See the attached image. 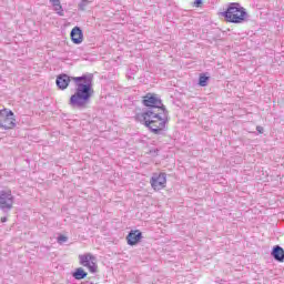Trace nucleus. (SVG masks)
<instances>
[{"mask_svg":"<svg viewBox=\"0 0 284 284\" xmlns=\"http://www.w3.org/2000/svg\"><path fill=\"white\" fill-rule=\"evenodd\" d=\"M89 3H90L89 0H81V2L79 3V10H82V11L85 10Z\"/></svg>","mask_w":284,"mask_h":284,"instance_id":"obj_15","label":"nucleus"},{"mask_svg":"<svg viewBox=\"0 0 284 284\" xmlns=\"http://www.w3.org/2000/svg\"><path fill=\"white\" fill-rule=\"evenodd\" d=\"M53 10H54V12H57V14H59V17H63V7L61 6V3L60 4H55L54 7H53Z\"/></svg>","mask_w":284,"mask_h":284,"instance_id":"obj_14","label":"nucleus"},{"mask_svg":"<svg viewBox=\"0 0 284 284\" xmlns=\"http://www.w3.org/2000/svg\"><path fill=\"white\" fill-rule=\"evenodd\" d=\"M68 242V237L64 236V235H60L58 236V243L63 244V243H67Z\"/></svg>","mask_w":284,"mask_h":284,"instance_id":"obj_16","label":"nucleus"},{"mask_svg":"<svg viewBox=\"0 0 284 284\" xmlns=\"http://www.w3.org/2000/svg\"><path fill=\"white\" fill-rule=\"evenodd\" d=\"M71 78L68 74H60L57 77V85L60 90H67L70 85Z\"/></svg>","mask_w":284,"mask_h":284,"instance_id":"obj_9","label":"nucleus"},{"mask_svg":"<svg viewBox=\"0 0 284 284\" xmlns=\"http://www.w3.org/2000/svg\"><path fill=\"white\" fill-rule=\"evenodd\" d=\"M142 237L143 233H141L140 231H131L126 236V241L129 245H136V243H139Z\"/></svg>","mask_w":284,"mask_h":284,"instance_id":"obj_10","label":"nucleus"},{"mask_svg":"<svg viewBox=\"0 0 284 284\" xmlns=\"http://www.w3.org/2000/svg\"><path fill=\"white\" fill-rule=\"evenodd\" d=\"M256 131L258 132V134H263L264 129L263 126H256Z\"/></svg>","mask_w":284,"mask_h":284,"instance_id":"obj_19","label":"nucleus"},{"mask_svg":"<svg viewBox=\"0 0 284 284\" xmlns=\"http://www.w3.org/2000/svg\"><path fill=\"white\" fill-rule=\"evenodd\" d=\"M80 265L83 267H87L91 274H94L97 272V257L92 255V253H85L82 255H79Z\"/></svg>","mask_w":284,"mask_h":284,"instance_id":"obj_6","label":"nucleus"},{"mask_svg":"<svg viewBox=\"0 0 284 284\" xmlns=\"http://www.w3.org/2000/svg\"><path fill=\"white\" fill-rule=\"evenodd\" d=\"M8 221V217H1V223H6Z\"/></svg>","mask_w":284,"mask_h":284,"instance_id":"obj_20","label":"nucleus"},{"mask_svg":"<svg viewBox=\"0 0 284 284\" xmlns=\"http://www.w3.org/2000/svg\"><path fill=\"white\" fill-rule=\"evenodd\" d=\"M150 183L153 190H163V187H165L168 184V175L165 173H153Z\"/></svg>","mask_w":284,"mask_h":284,"instance_id":"obj_7","label":"nucleus"},{"mask_svg":"<svg viewBox=\"0 0 284 284\" xmlns=\"http://www.w3.org/2000/svg\"><path fill=\"white\" fill-rule=\"evenodd\" d=\"M203 3V0H195L194 6L195 8H199Z\"/></svg>","mask_w":284,"mask_h":284,"instance_id":"obj_18","label":"nucleus"},{"mask_svg":"<svg viewBox=\"0 0 284 284\" xmlns=\"http://www.w3.org/2000/svg\"><path fill=\"white\" fill-rule=\"evenodd\" d=\"M222 17L229 23H243L247 19V11L237 2H232L227 6L226 10L222 12Z\"/></svg>","mask_w":284,"mask_h":284,"instance_id":"obj_3","label":"nucleus"},{"mask_svg":"<svg viewBox=\"0 0 284 284\" xmlns=\"http://www.w3.org/2000/svg\"><path fill=\"white\" fill-rule=\"evenodd\" d=\"M207 81H210L209 77L200 75L199 85H201V88H205L207 85Z\"/></svg>","mask_w":284,"mask_h":284,"instance_id":"obj_13","label":"nucleus"},{"mask_svg":"<svg viewBox=\"0 0 284 284\" xmlns=\"http://www.w3.org/2000/svg\"><path fill=\"white\" fill-rule=\"evenodd\" d=\"M85 276H88V273H85V271H83V268L79 267L75 270V272L73 273V277L77 281H81L83 278H85Z\"/></svg>","mask_w":284,"mask_h":284,"instance_id":"obj_12","label":"nucleus"},{"mask_svg":"<svg viewBox=\"0 0 284 284\" xmlns=\"http://www.w3.org/2000/svg\"><path fill=\"white\" fill-rule=\"evenodd\" d=\"M13 205L14 195H12V191H0V210H2V212H10Z\"/></svg>","mask_w":284,"mask_h":284,"instance_id":"obj_5","label":"nucleus"},{"mask_svg":"<svg viewBox=\"0 0 284 284\" xmlns=\"http://www.w3.org/2000/svg\"><path fill=\"white\" fill-rule=\"evenodd\" d=\"M271 256H273V258L275 261H277V263H283L284 261V250L283 247L275 245L271 252Z\"/></svg>","mask_w":284,"mask_h":284,"instance_id":"obj_11","label":"nucleus"},{"mask_svg":"<svg viewBox=\"0 0 284 284\" xmlns=\"http://www.w3.org/2000/svg\"><path fill=\"white\" fill-rule=\"evenodd\" d=\"M75 84V92L70 98L71 108L83 110L90 103L94 89H92V74H84L81 77L71 78Z\"/></svg>","mask_w":284,"mask_h":284,"instance_id":"obj_2","label":"nucleus"},{"mask_svg":"<svg viewBox=\"0 0 284 284\" xmlns=\"http://www.w3.org/2000/svg\"><path fill=\"white\" fill-rule=\"evenodd\" d=\"M143 105L149 109L138 113L135 115L136 121L146 126L153 134H160L168 125V110H165L161 98L154 93H148L143 98Z\"/></svg>","mask_w":284,"mask_h":284,"instance_id":"obj_1","label":"nucleus"},{"mask_svg":"<svg viewBox=\"0 0 284 284\" xmlns=\"http://www.w3.org/2000/svg\"><path fill=\"white\" fill-rule=\"evenodd\" d=\"M71 41H73L77 45L83 43V31L79 27H74L71 30Z\"/></svg>","mask_w":284,"mask_h":284,"instance_id":"obj_8","label":"nucleus"},{"mask_svg":"<svg viewBox=\"0 0 284 284\" xmlns=\"http://www.w3.org/2000/svg\"><path fill=\"white\" fill-rule=\"evenodd\" d=\"M50 3L54 8L55 6H59L61 3V0H50Z\"/></svg>","mask_w":284,"mask_h":284,"instance_id":"obj_17","label":"nucleus"},{"mask_svg":"<svg viewBox=\"0 0 284 284\" xmlns=\"http://www.w3.org/2000/svg\"><path fill=\"white\" fill-rule=\"evenodd\" d=\"M17 119H14V112L10 109L0 110V128L4 130H12L17 125Z\"/></svg>","mask_w":284,"mask_h":284,"instance_id":"obj_4","label":"nucleus"}]
</instances>
